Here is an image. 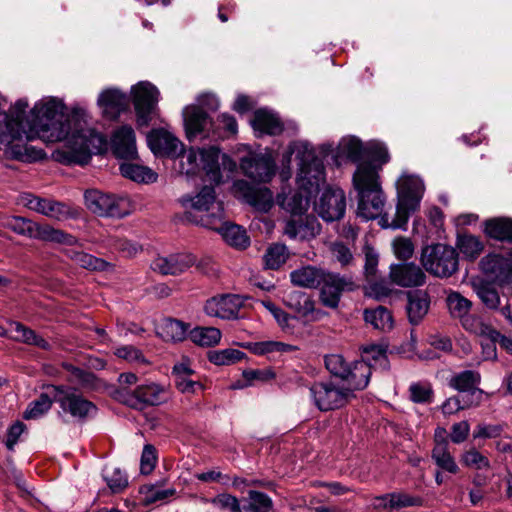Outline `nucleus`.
<instances>
[{
    "mask_svg": "<svg viewBox=\"0 0 512 512\" xmlns=\"http://www.w3.org/2000/svg\"><path fill=\"white\" fill-rule=\"evenodd\" d=\"M250 351L256 355H265L272 352H291L296 349V347L278 341H263V342H255L250 343L248 345Z\"/></svg>",
    "mask_w": 512,
    "mask_h": 512,
    "instance_id": "nucleus-47",
    "label": "nucleus"
},
{
    "mask_svg": "<svg viewBox=\"0 0 512 512\" xmlns=\"http://www.w3.org/2000/svg\"><path fill=\"white\" fill-rule=\"evenodd\" d=\"M196 258L189 253L171 254L167 257L159 256L151 263L154 272L161 275H180L192 267Z\"/></svg>",
    "mask_w": 512,
    "mask_h": 512,
    "instance_id": "nucleus-17",
    "label": "nucleus"
},
{
    "mask_svg": "<svg viewBox=\"0 0 512 512\" xmlns=\"http://www.w3.org/2000/svg\"><path fill=\"white\" fill-rule=\"evenodd\" d=\"M242 172L255 182H269L275 174V163L269 155L250 154L240 162Z\"/></svg>",
    "mask_w": 512,
    "mask_h": 512,
    "instance_id": "nucleus-15",
    "label": "nucleus"
},
{
    "mask_svg": "<svg viewBox=\"0 0 512 512\" xmlns=\"http://www.w3.org/2000/svg\"><path fill=\"white\" fill-rule=\"evenodd\" d=\"M476 294L482 303L492 310L499 308L500 296L497 289L489 283H481L475 287Z\"/></svg>",
    "mask_w": 512,
    "mask_h": 512,
    "instance_id": "nucleus-49",
    "label": "nucleus"
},
{
    "mask_svg": "<svg viewBox=\"0 0 512 512\" xmlns=\"http://www.w3.org/2000/svg\"><path fill=\"white\" fill-rule=\"evenodd\" d=\"M248 498L249 505L246 509L251 512H269L273 507L272 499L263 492L251 490Z\"/></svg>",
    "mask_w": 512,
    "mask_h": 512,
    "instance_id": "nucleus-51",
    "label": "nucleus"
},
{
    "mask_svg": "<svg viewBox=\"0 0 512 512\" xmlns=\"http://www.w3.org/2000/svg\"><path fill=\"white\" fill-rule=\"evenodd\" d=\"M457 247L465 257L470 259H475L478 257L484 248L479 238L468 234H464L458 237Z\"/></svg>",
    "mask_w": 512,
    "mask_h": 512,
    "instance_id": "nucleus-45",
    "label": "nucleus"
},
{
    "mask_svg": "<svg viewBox=\"0 0 512 512\" xmlns=\"http://www.w3.org/2000/svg\"><path fill=\"white\" fill-rule=\"evenodd\" d=\"M111 145L117 158L133 159L137 155L135 132L129 125H123L114 132Z\"/></svg>",
    "mask_w": 512,
    "mask_h": 512,
    "instance_id": "nucleus-21",
    "label": "nucleus"
},
{
    "mask_svg": "<svg viewBox=\"0 0 512 512\" xmlns=\"http://www.w3.org/2000/svg\"><path fill=\"white\" fill-rule=\"evenodd\" d=\"M297 157L300 159L297 175L300 190L278 199L280 206L292 215H302L308 210L312 190L324 179L323 163L313 150L304 145Z\"/></svg>",
    "mask_w": 512,
    "mask_h": 512,
    "instance_id": "nucleus-3",
    "label": "nucleus"
},
{
    "mask_svg": "<svg viewBox=\"0 0 512 512\" xmlns=\"http://www.w3.org/2000/svg\"><path fill=\"white\" fill-rule=\"evenodd\" d=\"M221 336V331L215 327H195L189 332L191 341L202 347L217 345Z\"/></svg>",
    "mask_w": 512,
    "mask_h": 512,
    "instance_id": "nucleus-38",
    "label": "nucleus"
},
{
    "mask_svg": "<svg viewBox=\"0 0 512 512\" xmlns=\"http://www.w3.org/2000/svg\"><path fill=\"white\" fill-rule=\"evenodd\" d=\"M325 269L306 265L293 270L290 273L291 283L303 288H318Z\"/></svg>",
    "mask_w": 512,
    "mask_h": 512,
    "instance_id": "nucleus-25",
    "label": "nucleus"
},
{
    "mask_svg": "<svg viewBox=\"0 0 512 512\" xmlns=\"http://www.w3.org/2000/svg\"><path fill=\"white\" fill-rule=\"evenodd\" d=\"M460 401L464 410L477 407L483 401V390L476 386L474 389L464 392L463 395L460 396Z\"/></svg>",
    "mask_w": 512,
    "mask_h": 512,
    "instance_id": "nucleus-64",
    "label": "nucleus"
},
{
    "mask_svg": "<svg viewBox=\"0 0 512 512\" xmlns=\"http://www.w3.org/2000/svg\"><path fill=\"white\" fill-rule=\"evenodd\" d=\"M392 246L395 256L400 260H408L414 253V245L412 241L406 237L394 239Z\"/></svg>",
    "mask_w": 512,
    "mask_h": 512,
    "instance_id": "nucleus-58",
    "label": "nucleus"
},
{
    "mask_svg": "<svg viewBox=\"0 0 512 512\" xmlns=\"http://www.w3.org/2000/svg\"><path fill=\"white\" fill-rule=\"evenodd\" d=\"M122 176L136 182L152 183L157 179V174L145 166L123 163L119 167Z\"/></svg>",
    "mask_w": 512,
    "mask_h": 512,
    "instance_id": "nucleus-39",
    "label": "nucleus"
},
{
    "mask_svg": "<svg viewBox=\"0 0 512 512\" xmlns=\"http://www.w3.org/2000/svg\"><path fill=\"white\" fill-rule=\"evenodd\" d=\"M39 213L56 220H64L72 216L70 208L61 202L43 199Z\"/></svg>",
    "mask_w": 512,
    "mask_h": 512,
    "instance_id": "nucleus-46",
    "label": "nucleus"
},
{
    "mask_svg": "<svg viewBox=\"0 0 512 512\" xmlns=\"http://www.w3.org/2000/svg\"><path fill=\"white\" fill-rule=\"evenodd\" d=\"M353 184L358 197L357 215L365 220L383 217L386 197L376 166L371 163L360 164L353 175Z\"/></svg>",
    "mask_w": 512,
    "mask_h": 512,
    "instance_id": "nucleus-4",
    "label": "nucleus"
},
{
    "mask_svg": "<svg viewBox=\"0 0 512 512\" xmlns=\"http://www.w3.org/2000/svg\"><path fill=\"white\" fill-rule=\"evenodd\" d=\"M459 320L462 327L470 333L486 338L499 336V331L491 325L484 323L478 316L470 314V312L459 318Z\"/></svg>",
    "mask_w": 512,
    "mask_h": 512,
    "instance_id": "nucleus-37",
    "label": "nucleus"
},
{
    "mask_svg": "<svg viewBox=\"0 0 512 512\" xmlns=\"http://www.w3.org/2000/svg\"><path fill=\"white\" fill-rule=\"evenodd\" d=\"M425 190L422 179L415 175H402L397 182V205L394 218L389 221L385 213L380 224L384 228L406 229L410 215L418 210Z\"/></svg>",
    "mask_w": 512,
    "mask_h": 512,
    "instance_id": "nucleus-5",
    "label": "nucleus"
},
{
    "mask_svg": "<svg viewBox=\"0 0 512 512\" xmlns=\"http://www.w3.org/2000/svg\"><path fill=\"white\" fill-rule=\"evenodd\" d=\"M421 264L431 275L448 278L458 270V253L447 244L427 245L421 252Z\"/></svg>",
    "mask_w": 512,
    "mask_h": 512,
    "instance_id": "nucleus-8",
    "label": "nucleus"
},
{
    "mask_svg": "<svg viewBox=\"0 0 512 512\" xmlns=\"http://www.w3.org/2000/svg\"><path fill=\"white\" fill-rule=\"evenodd\" d=\"M62 367L70 374L68 378L69 382L76 383L82 387H91L94 385L96 377L92 372L67 362L63 363Z\"/></svg>",
    "mask_w": 512,
    "mask_h": 512,
    "instance_id": "nucleus-48",
    "label": "nucleus"
},
{
    "mask_svg": "<svg viewBox=\"0 0 512 512\" xmlns=\"http://www.w3.org/2000/svg\"><path fill=\"white\" fill-rule=\"evenodd\" d=\"M288 257L287 247L284 244L274 243L267 248L263 259L267 269L277 270L287 261Z\"/></svg>",
    "mask_w": 512,
    "mask_h": 512,
    "instance_id": "nucleus-41",
    "label": "nucleus"
},
{
    "mask_svg": "<svg viewBox=\"0 0 512 512\" xmlns=\"http://www.w3.org/2000/svg\"><path fill=\"white\" fill-rule=\"evenodd\" d=\"M84 199L86 207L99 216L122 218L130 213V201L126 197L91 189L85 192Z\"/></svg>",
    "mask_w": 512,
    "mask_h": 512,
    "instance_id": "nucleus-11",
    "label": "nucleus"
},
{
    "mask_svg": "<svg viewBox=\"0 0 512 512\" xmlns=\"http://www.w3.org/2000/svg\"><path fill=\"white\" fill-rule=\"evenodd\" d=\"M251 124L254 130L269 135H278L283 131L280 119L275 114L263 109L255 111Z\"/></svg>",
    "mask_w": 512,
    "mask_h": 512,
    "instance_id": "nucleus-29",
    "label": "nucleus"
},
{
    "mask_svg": "<svg viewBox=\"0 0 512 512\" xmlns=\"http://www.w3.org/2000/svg\"><path fill=\"white\" fill-rule=\"evenodd\" d=\"M147 142L154 154L178 157L183 152V144L164 129H153L147 134Z\"/></svg>",
    "mask_w": 512,
    "mask_h": 512,
    "instance_id": "nucleus-18",
    "label": "nucleus"
},
{
    "mask_svg": "<svg viewBox=\"0 0 512 512\" xmlns=\"http://www.w3.org/2000/svg\"><path fill=\"white\" fill-rule=\"evenodd\" d=\"M199 155L202 168L206 171L208 180L219 184L222 179L219 167L220 150L215 146H211L207 149L202 148L199 149Z\"/></svg>",
    "mask_w": 512,
    "mask_h": 512,
    "instance_id": "nucleus-28",
    "label": "nucleus"
},
{
    "mask_svg": "<svg viewBox=\"0 0 512 512\" xmlns=\"http://www.w3.org/2000/svg\"><path fill=\"white\" fill-rule=\"evenodd\" d=\"M98 104L104 108L105 113L116 117L128 108L129 99L120 91L110 89L100 94Z\"/></svg>",
    "mask_w": 512,
    "mask_h": 512,
    "instance_id": "nucleus-27",
    "label": "nucleus"
},
{
    "mask_svg": "<svg viewBox=\"0 0 512 512\" xmlns=\"http://www.w3.org/2000/svg\"><path fill=\"white\" fill-rule=\"evenodd\" d=\"M189 325L176 319H167L161 327V336L166 341L180 342L186 339Z\"/></svg>",
    "mask_w": 512,
    "mask_h": 512,
    "instance_id": "nucleus-40",
    "label": "nucleus"
},
{
    "mask_svg": "<svg viewBox=\"0 0 512 512\" xmlns=\"http://www.w3.org/2000/svg\"><path fill=\"white\" fill-rule=\"evenodd\" d=\"M243 301L236 294H222L208 299L205 303V313L212 317L231 320L238 317Z\"/></svg>",
    "mask_w": 512,
    "mask_h": 512,
    "instance_id": "nucleus-16",
    "label": "nucleus"
},
{
    "mask_svg": "<svg viewBox=\"0 0 512 512\" xmlns=\"http://www.w3.org/2000/svg\"><path fill=\"white\" fill-rule=\"evenodd\" d=\"M184 201V203H190L191 206V210H187L184 213V220L189 223L193 222L187 218V213L192 212L194 216L200 219V216L203 214L217 213L218 204L223 207L221 202L216 201L215 190L212 186H204L195 198Z\"/></svg>",
    "mask_w": 512,
    "mask_h": 512,
    "instance_id": "nucleus-22",
    "label": "nucleus"
},
{
    "mask_svg": "<svg viewBox=\"0 0 512 512\" xmlns=\"http://www.w3.org/2000/svg\"><path fill=\"white\" fill-rule=\"evenodd\" d=\"M332 258L340 263L342 267L349 266L353 263L354 257L350 248L342 242H334L330 245Z\"/></svg>",
    "mask_w": 512,
    "mask_h": 512,
    "instance_id": "nucleus-54",
    "label": "nucleus"
},
{
    "mask_svg": "<svg viewBox=\"0 0 512 512\" xmlns=\"http://www.w3.org/2000/svg\"><path fill=\"white\" fill-rule=\"evenodd\" d=\"M179 156H181V165L182 168L186 170V173L194 174L199 167V149L190 148L187 151L183 150Z\"/></svg>",
    "mask_w": 512,
    "mask_h": 512,
    "instance_id": "nucleus-61",
    "label": "nucleus"
},
{
    "mask_svg": "<svg viewBox=\"0 0 512 512\" xmlns=\"http://www.w3.org/2000/svg\"><path fill=\"white\" fill-rule=\"evenodd\" d=\"M67 256L78 266L91 271H105L111 265L101 258L76 249H67Z\"/></svg>",
    "mask_w": 512,
    "mask_h": 512,
    "instance_id": "nucleus-35",
    "label": "nucleus"
},
{
    "mask_svg": "<svg viewBox=\"0 0 512 512\" xmlns=\"http://www.w3.org/2000/svg\"><path fill=\"white\" fill-rule=\"evenodd\" d=\"M344 154L353 162H359L363 158V146L360 140L351 138L343 143Z\"/></svg>",
    "mask_w": 512,
    "mask_h": 512,
    "instance_id": "nucleus-63",
    "label": "nucleus"
},
{
    "mask_svg": "<svg viewBox=\"0 0 512 512\" xmlns=\"http://www.w3.org/2000/svg\"><path fill=\"white\" fill-rule=\"evenodd\" d=\"M504 431L502 424H478L473 431L474 439H494L501 436Z\"/></svg>",
    "mask_w": 512,
    "mask_h": 512,
    "instance_id": "nucleus-55",
    "label": "nucleus"
},
{
    "mask_svg": "<svg viewBox=\"0 0 512 512\" xmlns=\"http://www.w3.org/2000/svg\"><path fill=\"white\" fill-rule=\"evenodd\" d=\"M365 254V265L364 272L367 280H374L377 274V266H378V254L377 252L370 246L364 247Z\"/></svg>",
    "mask_w": 512,
    "mask_h": 512,
    "instance_id": "nucleus-59",
    "label": "nucleus"
},
{
    "mask_svg": "<svg viewBox=\"0 0 512 512\" xmlns=\"http://www.w3.org/2000/svg\"><path fill=\"white\" fill-rule=\"evenodd\" d=\"M237 190L243 193L245 201L257 211L268 212L273 206V193L270 189L255 188L245 181H238L235 184Z\"/></svg>",
    "mask_w": 512,
    "mask_h": 512,
    "instance_id": "nucleus-23",
    "label": "nucleus"
},
{
    "mask_svg": "<svg viewBox=\"0 0 512 512\" xmlns=\"http://www.w3.org/2000/svg\"><path fill=\"white\" fill-rule=\"evenodd\" d=\"M166 481V479H162L154 484H144L139 488L141 502L144 506H149L157 502L163 503L176 494L174 488H164Z\"/></svg>",
    "mask_w": 512,
    "mask_h": 512,
    "instance_id": "nucleus-26",
    "label": "nucleus"
},
{
    "mask_svg": "<svg viewBox=\"0 0 512 512\" xmlns=\"http://www.w3.org/2000/svg\"><path fill=\"white\" fill-rule=\"evenodd\" d=\"M389 277L394 284L401 287L422 286L426 281L425 273L414 263L391 265Z\"/></svg>",
    "mask_w": 512,
    "mask_h": 512,
    "instance_id": "nucleus-19",
    "label": "nucleus"
},
{
    "mask_svg": "<svg viewBox=\"0 0 512 512\" xmlns=\"http://www.w3.org/2000/svg\"><path fill=\"white\" fill-rule=\"evenodd\" d=\"M446 303L451 316L457 319L470 312L472 307V302L470 300L455 291L448 294Z\"/></svg>",
    "mask_w": 512,
    "mask_h": 512,
    "instance_id": "nucleus-42",
    "label": "nucleus"
},
{
    "mask_svg": "<svg viewBox=\"0 0 512 512\" xmlns=\"http://www.w3.org/2000/svg\"><path fill=\"white\" fill-rule=\"evenodd\" d=\"M364 320L374 329L386 332L393 328V317L391 312L384 306H378L374 309H365L363 313Z\"/></svg>",
    "mask_w": 512,
    "mask_h": 512,
    "instance_id": "nucleus-32",
    "label": "nucleus"
},
{
    "mask_svg": "<svg viewBox=\"0 0 512 512\" xmlns=\"http://www.w3.org/2000/svg\"><path fill=\"white\" fill-rule=\"evenodd\" d=\"M410 399L414 403H431L434 395L432 386L429 383H413L409 387Z\"/></svg>",
    "mask_w": 512,
    "mask_h": 512,
    "instance_id": "nucleus-53",
    "label": "nucleus"
},
{
    "mask_svg": "<svg viewBox=\"0 0 512 512\" xmlns=\"http://www.w3.org/2000/svg\"><path fill=\"white\" fill-rule=\"evenodd\" d=\"M480 264L483 272L499 283L512 282V259L489 254L482 258Z\"/></svg>",
    "mask_w": 512,
    "mask_h": 512,
    "instance_id": "nucleus-20",
    "label": "nucleus"
},
{
    "mask_svg": "<svg viewBox=\"0 0 512 512\" xmlns=\"http://www.w3.org/2000/svg\"><path fill=\"white\" fill-rule=\"evenodd\" d=\"M105 479L113 493H119L128 486V479L119 468H115L112 474L106 475Z\"/></svg>",
    "mask_w": 512,
    "mask_h": 512,
    "instance_id": "nucleus-62",
    "label": "nucleus"
},
{
    "mask_svg": "<svg viewBox=\"0 0 512 512\" xmlns=\"http://www.w3.org/2000/svg\"><path fill=\"white\" fill-rule=\"evenodd\" d=\"M390 507L393 510H399L406 507H419L423 504L420 496H413L405 492L390 493Z\"/></svg>",
    "mask_w": 512,
    "mask_h": 512,
    "instance_id": "nucleus-52",
    "label": "nucleus"
},
{
    "mask_svg": "<svg viewBox=\"0 0 512 512\" xmlns=\"http://www.w3.org/2000/svg\"><path fill=\"white\" fill-rule=\"evenodd\" d=\"M187 218L195 224L217 231L222 235L225 242L232 247L246 249L250 244V239L245 229L239 225L224 221L223 207L220 204H218L217 213L203 214L198 219V217L190 212L187 213Z\"/></svg>",
    "mask_w": 512,
    "mask_h": 512,
    "instance_id": "nucleus-9",
    "label": "nucleus"
},
{
    "mask_svg": "<svg viewBox=\"0 0 512 512\" xmlns=\"http://www.w3.org/2000/svg\"><path fill=\"white\" fill-rule=\"evenodd\" d=\"M460 460L464 466L475 470L489 469L491 467L489 459L475 448L463 452Z\"/></svg>",
    "mask_w": 512,
    "mask_h": 512,
    "instance_id": "nucleus-50",
    "label": "nucleus"
},
{
    "mask_svg": "<svg viewBox=\"0 0 512 512\" xmlns=\"http://www.w3.org/2000/svg\"><path fill=\"white\" fill-rule=\"evenodd\" d=\"M54 392V400L59 403L61 409L79 420L92 417L97 413L96 405L79 394L76 389L63 385L49 386Z\"/></svg>",
    "mask_w": 512,
    "mask_h": 512,
    "instance_id": "nucleus-12",
    "label": "nucleus"
},
{
    "mask_svg": "<svg viewBox=\"0 0 512 512\" xmlns=\"http://www.w3.org/2000/svg\"><path fill=\"white\" fill-rule=\"evenodd\" d=\"M325 367L343 385L333 381L315 382L310 387L314 405L322 412L340 409L356 398L355 392L365 389L372 374L371 365L364 360L347 362L340 354L325 356Z\"/></svg>",
    "mask_w": 512,
    "mask_h": 512,
    "instance_id": "nucleus-2",
    "label": "nucleus"
},
{
    "mask_svg": "<svg viewBox=\"0 0 512 512\" xmlns=\"http://www.w3.org/2000/svg\"><path fill=\"white\" fill-rule=\"evenodd\" d=\"M275 373L272 369H249L243 371V378L247 381L248 384H253L254 382H267L269 380L274 379Z\"/></svg>",
    "mask_w": 512,
    "mask_h": 512,
    "instance_id": "nucleus-60",
    "label": "nucleus"
},
{
    "mask_svg": "<svg viewBox=\"0 0 512 512\" xmlns=\"http://www.w3.org/2000/svg\"><path fill=\"white\" fill-rule=\"evenodd\" d=\"M485 233L490 238L512 243V219L499 217L487 220Z\"/></svg>",
    "mask_w": 512,
    "mask_h": 512,
    "instance_id": "nucleus-33",
    "label": "nucleus"
},
{
    "mask_svg": "<svg viewBox=\"0 0 512 512\" xmlns=\"http://www.w3.org/2000/svg\"><path fill=\"white\" fill-rule=\"evenodd\" d=\"M4 226L18 235L32 239L55 242L68 246H74L78 242L75 236L60 229H55L49 224H39L20 216L7 218Z\"/></svg>",
    "mask_w": 512,
    "mask_h": 512,
    "instance_id": "nucleus-7",
    "label": "nucleus"
},
{
    "mask_svg": "<svg viewBox=\"0 0 512 512\" xmlns=\"http://www.w3.org/2000/svg\"><path fill=\"white\" fill-rule=\"evenodd\" d=\"M110 395L119 403L139 411L161 405L169 398L167 389L154 382L138 385L134 390L126 387H113Z\"/></svg>",
    "mask_w": 512,
    "mask_h": 512,
    "instance_id": "nucleus-6",
    "label": "nucleus"
},
{
    "mask_svg": "<svg viewBox=\"0 0 512 512\" xmlns=\"http://www.w3.org/2000/svg\"><path fill=\"white\" fill-rule=\"evenodd\" d=\"M12 107L9 112L0 111V149L2 146H9L11 144L10 128L13 127V117L11 115Z\"/></svg>",
    "mask_w": 512,
    "mask_h": 512,
    "instance_id": "nucleus-57",
    "label": "nucleus"
},
{
    "mask_svg": "<svg viewBox=\"0 0 512 512\" xmlns=\"http://www.w3.org/2000/svg\"><path fill=\"white\" fill-rule=\"evenodd\" d=\"M159 91L149 82H140L132 88V100L138 128L148 127L159 116Z\"/></svg>",
    "mask_w": 512,
    "mask_h": 512,
    "instance_id": "nucleus-10",
    "label": "nucleus"
},
{
    "mask_svg": "<svg viewBox=\"0 0 512 512\" xmlns=\"http://www.w3.org/2000/svg\"><path fill=\"white\" fill-rule=\"evenodd\" d=\"M429 299L427 294L416 292L408 295L406 306L408 320L412 325H418L429 310Z\"/></svg>",
    "mask_w": 512,
    "mask_h": 512,
    "instance_id": "nucleus-30",
    "label": "nucleus"
},
{
    "mask_svg": "<svg viewBox=\"0 0 512 512\" xmlns=\"http://www.w3.org/2000/svg\"><path fill=\"white\" fill-rule=\"evenodd\" d=\"M481 382V375L478 371L464 370L452 375L448 381V385L460 393L474 389Z\"/></svg>",
    "mask_w": 512,
    "mask_h": 512,
    "instance_id": "nucleus-36",
    "label": "nucleus"
},
{
    "mask_svg": "<svg viewBox=\"0 0 512 512\" xmlns=\"http://www.w3.org/2000/svg\"><path fill=\"white\" fill-rule=\"evenodd\" d=\"M346 210L345 193L340 188L325 189L315 203V211L326 222L340 220Z\"/></svg>",
    "mask_w": 512,
    "mask_h": 512,
    "instance_id": "nucleus-14",
    "label": "nucleus"
},
{
    "mask_svg": "<svg viewBox=\"0 0 512 512\" xmlns=\"http://www.w3.org/2000/svg\"><path fill=\"white\" fill-rule=\"evenodd\" d=\"M431 457L439 469L451 474H457L459 472V466L449 451L448 442L434 445Z\"/></svg>",
    "mask_w": 512,
    "mask_h": 512,
    "instance_id": "nucleus-34",
    "label": "nucleus"
},
{
    "mask_svg": "<svg viewBox=\"0 0 512 512\" xmlns=\"http://www.w3.org/2000/svg\"><path fill=\"white\" fill-rule=\"evenodd\" d=\"M54 394V392L52 391ZM54 397L51 398L47 393H41L40 396L32 401L24 412L23 417L27 420L37 419L47 413L53 403Z\"/></svg>",
    "mask_w": 512,
    "mask_h": 512,
    "instance_id": "nucleus-43",
    "label": "nucleus"
},
{
    "mask_svg": "<svg viewBox=\"0 0 512 512\" xmlns=\"http://www.w3.org/2000/svg\"><path fill=\"white\" fill-rule=\"evenodd\" d=\"M8 331L16 341L35 345L42 349H49L50 347L49 343L43 337L37 335L33 330L20 322L11 321L9 323Z\"/></svg>",
    "mask_w": 512,
    "mask_h": 512,
    "instance_id": "nucleus-31",
    "label": "nucleus"
},
{
    "mask_svg": "<svg viewBox=\"0 0 512 512\" xmlns=\"http://www.w3.org/2000/svg\"><path fill=\"white\" fill-rule=\"evenodd\" d=\"M356 287L351 276L325 270L318 287L320 288L319 299L325 307L337 309L342 294L353 291Z\"/></svg>",
    "mask_w": 512,
    "mask_h": 512,
    "instance_id": "nucleus-13",
    "label": "nucleus"
},
{
    "mask_svg": "<svg viewBox=\"0 0 512 512\" xmlns=\"http://www.w3.org/2000/svg\"><path fill=\"white\" fill-rule=\"evenodd\" d=\"M212 127V120L202 108L192 107L186 112L185 128L189 139L197 136L205 131H209Z\"/></svg>",
    "mask_w": 512,
    "mask_h": 512,
    "instance_id": "nucleus-24",
    "label": "nucleus"
},
{
    "mask_svg": "<svg viewBox=\"0 0 512 512\" xmlns=\"http://www.w3.org/2000/svg\"><path fill=\"white\" fill-rule=\"evenodd\" d=\"M245 353L238 349L227 348L208 352V359L215 365H231L243 359Z\"/></svg>",
    "mask_w": 512,
    "mask_h": 512,
    "instance_id": "nucleus-44",
    "label": "nucleus"
},
{
    "mask_svg": "<svg viewBox=\"0 0 512 512\" xmlns=\"http://www.w3.org/2000/svg\"><path fill=\"white\" fill-rule=\"evenodd\" d=\"M157 463V451L156 448L151 444H146L143 448L141 461H140V471L144 475L150 474Z\"/></svg>",
    "mask_w": 512,
    "mask_h": 512,
    "instance_id": "nucleus-56",
    "label": "nucleus"
},
{
    "mask_svg": "<svg viewBox=\"0 0 512 512\" xmlns=\"http://www.w3.org/2000/svg\"><path fill=\"white\" fill-rule=\"evenodd\" d=\"M28 104L18 100L12 106L13 127L10 128L11 144L9 151L14 159L33 162L42 159L45 153L28 144H14V140L35 137L48 142L68 140L77 146L78 150L90 154L99 151L104 144L103 136L87 127L85 111L74 108L67 111L65 104L56 98L43 99L35 104L26 116Z\"/></svg>",
    "mask_w": 512,
    "mask_h": 512,
    "instance_id": "nucleus-1",
    "label": "nucleus"
}]
</instances>
